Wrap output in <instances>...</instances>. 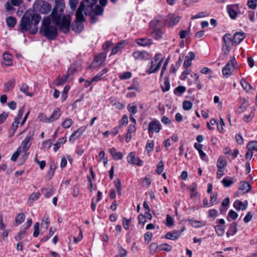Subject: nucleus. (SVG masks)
Returning a JSON list of instances; mask_svg holds the SVG:
<instances>
[{
  "label": "nucleus",
  "mask_w": 257,
  "mask_h": 257,
  "mask_svg": "<svg viewBox=\"0 0 257 257\" xmlns=\"http://www.w3.org/2000/svg\"><path fill=\"white\" fill-rule=\"evenodd\" d=\"M64 8L63 0H56V6L51 15L43 19L40 33L48 39L54 40L58 35L57 28L51 24V18L53 23L59 26L61 32H69L71 19L69 15L63 14Z\"/></svg>",
  "instance_id": "1"
},
{
  "label": "nucleus",
  "mask_w": 257,
  "mask_h": 257,
  "mask_svg": "<svg viewBox=\"0 0 257 257\" xmlns=\"http://www.w3.org/2000/svg\"><path fill=\"white\" fill-rule=\"evenodd\" d=\"M41 19V16L31 11H27L23 16L20 24L22 32L31 30V33L35 34L38 31V25Z\"/></svg>",
  "instance_id": "2"
},
{
  "label": "nucleus",
  "mask_w": 257,
  "mask_h": 257,
  "mask_svg": "<svg viewBox=\"0 0 257 257\" xmlns=\"http://www.w3.org/2000/svg\"><path fill=\"white\" fill-rule=\"evenodd\" d=\"M165 57L161 53L156 54L151 62L148 64L146 68V72L148 74L155 73L160 69Z\"/></svg>",
  "instance_id": "3"
},
{
  "label": "nucleus",
  "mask_w": 257,
  "mask_h": 257,
  "mask_svg": "<svg viewBox=\"0 0 257 257\" xmlns=\"http://www.w3.org/2000/svg\"><path fill=\"white\" fill-rule=\"evenodd\" d=\"M24 108H25V106H22V107H21L19 109V110L18 111L17 115L15 118L14 121L13 122V123L12 124L11 129L13 131L14 133L15 132H16V131L17 130L19 124H20L21 125H23L25 123L26 120L28 118V117L30 113V110L28 111V112L25 114L22 121L21 122L20 121V120L22 119V116L23 115Z\"/></svg>",
  "instance_id": "4"
},
{
  "label": "nucleus",
  "mask_w": 257,
  "mask_h": 257,
  "mask_svg": "<svg viewBox=\"0 0 257 257\" xmlns=\"http://www.w3.org/2000/svg\"><path fill=\"white\" fill-rule=\"evenodd\" d=\"M83 11L84 4L83 3H81L76 13V23L72 26V29L76 32H80L83 29V25L81 23L84 21V17L82 14Z\"/></svg>",
  "instance_id": "5"
},
{
  "label": "nucleus",
  "mask_w": 257,
  "mask_h": 257,
  "mask_svg": "<svg viewBox=\"0 0 257 257\" xmlns=\"http://www.w3.org/2000/svg\"><path fill=\"white\" fill-rule=\"evenodd\" d=\"M34 9L38 10L41 14H46L51 10V5L42 0H36L33 5Z\"/></svg>",
  "instance_id": "6"
},
{
  "label": "nucleus",
  "mask_w": 257,
  "mask_h": 257,
  "mask_svg": "<svg viewBox=\"0 0 257 257\" xmlns=\"http://www.w3.org/2000/svg\"><path fill=\"white\" fill-rule=\"evenodd\" d=\"M161 129L162 125L157 119H154L149 122L148 124V133L150 137H152L154 133H159Z\"/></svg>",
  "instance_id": "7"
},
{
  "label": "nucleus",
  "mask_w": 257,
  "mask_h": 257,
  "mask_svg": "<svg viewBox=\"0 0 257 257\" xmlns=\"http://www.w3.org/2000/svg\"><path fill=\"white\" fill-rule=\"evenodd\" d=\"M237 62L234 58L229 60L222 69V73L224 76L228 77L233 72L236 67Z\"/></svg>",
  "instance_id": "8"
},
{
  "label": "nucleus",
  "mask_w": 257,
  "mask_h": 257,
  "mask_svg": "<svg viewBox=\"0 0 257 257\" xmlns=\"http://www.w3.org/2000/svg\"><path fill=\"white\" fill-rule=\"evenodd\" d=\"M33 138V133H29L23 141L21 146L19 148H21V150L24 155L26 154L27 151L29 150Z\"/></svg>",
  "instance_id": "9"
},
{
  "label": "nucleus",
  "mask_w": 257,
  "mask_h": 257,
  "mask_svg": "<svg viewBox=\"0 0 257 257\" xmlns=\"http://www.w3.org/2000/svg\"><path fill=\"white\" fill-rule=\"evenodd\" d=\"M23 3V0H9L5 4V8L7 11L12 13L15 10L14 7H18Z\"/></svg>",
  "instance_id": "10"
},
{
  "label": "nucleus",
  "mask_w": 257,
  "mask_h": 257,
  "mask_svg": "<svg viewBox=\"0 0 257 257\" xmlns=\"http://www.w3.org/2000/svg\"><path fill=\"white\" fill-rule=\"evenodd\" d=\"M127 162L130 164L137 165L139 166H142L143 162L139 158L136 156L134 152H132L128 154L126 158Z\"/></svg>",
  "instance_id": "11"
},
{
  "label": "nucleus",
  "mask_w": 257,
  "mask_h": 257,
  "mask_svg": "<svg viewBox=\"0 0 257 257\" xmlns=\"http://www.w3.org/2000/svg\"><path fill=\"white\" fill-rule=\"evenodd\" d=\"M95 2V1L94 0H92V2L89 4L86 5L85 8L87 9L90 12L91 11V12H93L96 15H101L103 12V9L101 7L97 6L94 9H92L93 5Z\"/></svg>",
  "instance_id": "12"
},
{
  "label": "nucleus",
  "mask_w": 257,
  "mask_h": 257,
  "mask_svg": "<svg viewBox=\"0 0 257 257\" xmlns=\"http://www.w3.org/2000/svg\"><path fill=\"white\" fill-rule=\"evenodd\" d=\"M85 131V128L84 127L79 128L71 135L69 138V141L72 143H74L75 141L84 133Z\"/></svg>",
  "instance_id": "13"
},
{
  "label": "nucleus",
  "mask_w": 257,
  "mask_h": 257,
  "mask_svg": "<svg viewBox=\"0 0 257 257\" xmlns=\"http://www.w3.org/2000/svg\"><path fill=\"white\" fill-rule=\"evenodd\" d=\"M180 19V18L179 16L170 15L165 20V24L169 27H173L178 24Z\"/></svg>",
  "instance_id": "14"
},
{
  "label": "nucleus",
  "mask_w": 257,
  "mask_h": 257,
  "mask_svg": "<svg viewBox=\"0 0 257 257\" xmlns=\"http://www.w3.org/2000/svg\"><path fill=\"white\" fill-rule=\"evenodd\" d=\"M106 54L101 53L95 57L93 63L97 66L100 67L104 65Z\"/></svg>",
  "instance_id": "15"
},
{
  "label": "nucleus",
  "mask_w": 257,
  "mask_h": 257,
  "mask_svg": "<svg viewBox=\"0 0 257 257\" xmlns=\"http://www.w3.org/2000/svg\"><path fill=\"white\" fill-rule=\"evenodd\" d=\"M224 220L223 219H220L218 221V224L215 226V231L217 234L219 236H222L224 233Z\"/></svg>",
  "instance_id": "16"
},
{
  "label": "nucleus",
  "mask_w": 257,
  "mask_h": 257,
  "mask_svg": "<svg viewBox=\"0 0 257 257\" xmlns=\"http://www.w3.org/2000/svg\"><path fill=\"white\" fill-rule=\"evenodd\" d=\"M223 41L225 45V49L223 48L224 52L228 53L230 50V45L232 44V39L231 36L229 34H225L223 37Z\"/></svg>",
  "instance_id": "17"
},
{
  "label": "nucleus",
  "mask_w": 257,
  "mask_h": 257,
  "mask_svg": "<svg viewBox=\"0 0 257 257\" xmlns=\"http://www.w3.org/2000/svg\"><path fill=\"white\" fill-rule=\"evenodd\" d=\"M181 236V231L179 230H174L171 231L167 232L165 237L168 239L176 240Z\"/></svg>",
  "instance_id": "18"
},
{
  "label": "nucleus",
  "mask_w": 257,
  "mask_h": 257,
  "mask_svg": "<svg viewBox=\"0 0 257 257\" xmlns=\"http://www.w3.org/2000/svg\"><path fill=\"white\" fill-rule=\"evenodd\" d=\"M108 151L114 160H121L123 157V154L120 152H117L115 148H110Z\"/></svg>",
  "instance_id": "19"
},
{
  "label": "nucleus",
  "mask_w": 257,
  "mask_h": 257,
  "mask_svg": "<svg viewBox=\"0 0 257 257\" xmlns=\"http://www.w3.org/2000/svg\"><path fill=\"white\" fill-rule=\"evenodd\" d=\"M73 73L72 71L71 70H68L67 74L65 76L60 77L59 76L55 82V84L57 86H60L63 85L64 83L68 81V78L69 76L72 74Z\"/></svg>",
  "instance_id": "20"
},
{
  "label": "nucleus",
  "mask_w": 257,
  "mask_h": 257,
  "mask_svg": "<svg viewBox=\"0 0 257 257\" xmlns=\"http://www.w3.org/2000/svg\"><path fill=\"white\" fill-rule=\"evenodd\" d=\"M248 205L247 201H245L244 202L239 200H236L233 203L234 207L238 210H244L246 209Z\"/></svg>",
  "instance_id": "21"
},
{
  "label": "nucleus",
  "mask_w": 257,
  "mask_h": 257,
  "mask_svg": "<svg viewBox=\"0 0 257 257\" xmlns=\"http://www.w3.org/2000/svg\"><path fill=\"white\" fill-rule=\"evenodd\" d=\"M245 38V34L244 33L237 32L234 35L232 39V44H238Z\"/></svg>",
  "instance_id": "22"
},
{
  "label": "nucleus",
  "mask_w": 257,
  "mask_h": 257,
  "mask_svg": "<svg viewBox=\"0 0 257 257\" xmlns=\"http://www.w3.org/2000/svg\"><path fill=\"white\" fill-rule=\"evenodd\" d=\"M133 56L136 60H143L147 58L148 54L143 51H136L133 53Z\"/></svg>",
  "instance_id": "23"
},
{
  "label": "nucleus",
  "mask_w": 257,
  "mask_h": 257,
  "mask_svg": "<svg viewBox=\"0 0 257 257\" xmlns=\"http://www.w3.org/2000/svg\"><path fill=\"white\" fill-rule=\"evenodd\" d=\"M30 88L28 85L26 83H23L20 88V90L26 95L32 97L34 95L33 92L29 91Z\"/></svg>",
  "instance_id": "24"
},
{
  "label": "nucleus",
  "mask_w": 257,
  "mask_h": 257,
  "mask_svg": "<svg viewBox=\"0 0 257 257\" xmlns=\"http://www.w3.org/2000/svg\"><path fill=\"white\" fill-rule=\"evenodd\" d=\"M3 64L6 66H11L13 64V56L9 53L5 52L3 54Z\"/></svg>",
  "instance_id": "25"
},
{
  "label": "nucleus",
  "mask_w": 257,
  "mask_h": 257,
  "mask_svg": "<svg viewBox=\"0 0 257 257\" xmlns=\"http://www.w3.org/2000/svg\"><path fill=\"white\" fill-rule=\"evenodd\" d=\"M96 157L98 162L100 163L101 162H103L104 166L105 167H106V165L108 162V159L105 157V154L104 151H100L99 153L98 156H97Z\"/></svg>",
  "instance_id": "26"
},
{
  "label": "nucleus",
  "mask_w": 257,
  "mask_h": 257,
  "mask_svg": "<svg viewBox=\"0 0 257 257\" xmlns=\"http://www.w3.org/2000/svg\"><path fill=\"white\" fill-rule=\"evenodd\" d=\"M161 87L163 92H167L170 90V82L168 77L165 78L164 81L161 84Z\"/></svg>",
  "instance_id": "27"
},
{
  "label": "nucleus",
  "mask_w": 257,
  "mask_h": 257,
  "mask_svg": "<svg viewBox=\"0 0 257 257\" xmlns=\"http://www.w3.org/2000/svg\"><path fill=\"white\" fill-rule=\"evenodd\" d=\"M136 132V126L135 124H130L128 126L127 132L126 134L125 141L127 143L130 142L132 139V134Z\"/></svg>",
  "instance_id": "28"
},
{
  "label": "nucleus",
  "mask_w": 257,
  "mask_h": 257,
  "mask_svg": "<svg viewBox=\"0 0 257 257\" xmlns=\"http://www.w3.org/2000/svg\"><path fill=\"white\" fill-rule=\"evenodd\" d=\"M251 186L250 184L245 181L241 182L239 186V190L242 191L243 193H246L250 191Z\"/></svg>",
  "instance_id": "29"
},
{
  "label": "nucleus",
  "mask_w": 257,
  "mask_h": 257,
  "mask_svg": "<svg viewBox=\"0 0 257 257\" xmlns=\"http://www.w3.org/2000/svg\"><path fill=\"white\" fill-rule=\"evenodd\" d=\"M67 139L66 137H63L58 140L57 142L53 145V150L54 152H57L60 147L64 144L66 142Z\"/></svg>",
  "instance_id": "30"
},
{
  "label": "nucleus",
  "mask_w": 257,
  "mask_h": 257,
  "mask_svg": "<svg viewBox=\"0 0 257 257\" xmlns=\"http://www.w3.org/2000/svg\"><path fill=\"white\" fill-rule=\"evenodd\" d=\"M227 165V161L222 156H220L217 160V167L218 169H225Z\"/></svg>",
  "instance_id": "31"
},
{
  "label": "nucleus",
  "mask_w": 257,
  "mask_h": 257,
  "mask_svg": "<svg viewBox=\"0 0 257 257\" xmlns=\"http://www.w3.org/2000/svg\"><path fill=\"white\" fill-rule=\"evenodd\" d=\"M61 114V111L59 108H56L52 114L51 115V117H49L50 122L53 121L57 119H58Z\"/></svg>",
  "instance_id": "32"
},
{
  "label": "nucleus",
  "mask_w": 257,
  "mask_h": 257,
  "mask_svg": "<svg viewBox=\"0 0 257 257\" xmlns=\"http://www.w3.org/2000/svg\"><path fill=\"white\" fill-rule=\"evenodd\" d=\"M41 196V194L40 192H36V193H33L29 197L28 203L30 205H32L33 202L35 201L36 200H38Z\"/></svg>",
  "instance_id": "33"
},
{
  "label": "nucleus",
  "mask_w": 257,
  "mask_h": 257,
  "mask_svg": "<svg viewBox=\"0 0 257 257\" xmlns=\"http://www.w3.org/2000/svg\"><path fill=\"white\" fill-rule=\"evenodd\" d=\"M237 231V224L235 222H233L230 224L226 234L228 236L229 235H233Z\"/></svg>",
  "instance_id": "34"
},
{
  "label": "nucleus",
  "mask_w": 257,
  "mask_h": 257,
  "mask_svg": "<svg viewBox=\"0 0 257 257\" xmlns=\"http://www.w3.org/2000/svg\"><path fill=\"white\" fill-rule=\"evenodd\" d=\"M16 82L14 79L9 80L5 84V89L6 91H9L13 89L15 86Z\"/></svg>",
  "instance_id": "35"
},
{
  "label": "nucleus",
  "mask_w": 257,
  "mask_h": 257,
  "mask_svg": "<svg viewBox=\"0 0 257 257\" xmlns=\"http://www.w3.org/2000/svg\"><path fill=\"white\" fill-rule=\"evenodd\" d=\"M186 90V88L184 86H179L174 90V94L177 96H181Z\"/></svg>",
  "instance_id": "36"
},
{
  "label": "nucleus",
  "mask_w": 257,
  "mask_h": 257,
  "mask_svg": "<svg viewBox=\"0 0 257 257\" xmlns=\"http://www.w3.org/2000/svg\"><path fill=\"white\" fill-rule=\"evenodd\" d=\"M127 108L130 114L132 115L136 114L138 111L137 106L135 103L128 104Z\"/></svg>",
  "instance_id": "37"
},
{
  "label": "nucleus",
  "mask_w": 257,
  "mask_h": 257,
  "mask_svg": "<svg viewBox=\"0 0 257 257\" xmlns=\"http://www.w3.org/2000/svg\"><path fill=\"white\" fill-rule=\"evenodd\" d=\"M72 123V120L71 118L67 117L62 121L61 126L64 128H68L71 126Z\"/></svg>",
  "instance_id": "38"
},
{
  "label": "nucleus",
  "mask_w": 257,
  "mask_h": 257,
  "mask_svg": "<svg viewBox=\"0 0 257 257\" xmlns=\"http://www.w3.org/2000/svg\"><path fill=\"white\" fill-rule=\"evenodd\" d=\"M84 12L85 15H89L91 17V22L92 23H95L97 20V17L96 16V15L94 14L93 12H91V11H89L87 10V9L84 8V11H83Z\"/></svg>",
  "instance_id": "39"
},
{
  "label": "nucleus",
  "mask_w": 257,
  "mask_h": 257,
  "mask_svg": "<svg viewBox=\"0 0 257 257\" xmlns=\"http://www.w3.org/2000/svg\"><path fill=\"white\" fill-rule=\"evenodd\" d=\"M248 150L257 151V141H250L247 145Z\"/></svg>",
  "instance_id": "40"
},
{
  "label": "nucleus",
  "mask_w": 257,
  "mask_h": 257,
  "mask_svg": "<svg viewBox=\"0 0 257 257\" xmlns=\"http://www.w3.org/2000/svg\"><path fill=\"white\" fill-rule=\"evenodd\" d=\"M6 22L8 27L13 28L16 25L17 20L14 17H9L7 19Z\"/></svg>",
  "instance_id": "41"
},
{
  "label": "nucleus",
  "mask_w": 257,
  "mask_h": 257,
  "mask_svg": "<svg viewBox=\"0 0 257 257\" xmlns=\"http://www.w3.org/2000/svg\"><path fill=\"white\" fill-rule=\"evenodd\" d=\"M240 84L246 92H249L251 89L250 85L244 79H241L240 80Z\"/></svg>",
  "instance_id": "42"
},
{
  "label": "nucleus",
  "mask_w": 257,
  "mask_h": 257,
  "mask_svg": "<svg viewBox=\"0 0 257 257\" xmlns=\"http://www.w3.org/2000/svg\"><path fill=\"white\" fill-rule=\"evenodd\" d=\"M25 219V215L24 213H19L15 218V221L17 224H21Z\"/></svg>",
  "instance_id": "43"
},
{
  "label": "nucleus",
  "mask_w": 257,
  "mask_h": 257,
  "mask_svg": "<svg viewBox=\"0 0 257 257\" xmlns=\"http://www.w3.org/2000/svg\"><path fill=\"white\" fill-rule=\"evenodd\" d=\"M137 43L138 45L145 46L151 44L150 40L147 39H140L137 40Z\"/></svg>",
  "instance_id": "44"
},
{
  "label": "nucleus",
  "mask_w": 257,
  "mask_h": 257,
  "mask_svg": "<svg viewBox=\"0 0 257 257\" xmlns=\"http://www.w3.org/2000/svg\"><path fill=\"white\" fill-rule=\"evenodd\" d=\"M38 118L40 121H42L43 122H50L49 118H48L46 114H45L44 113H39L38 115Z\"/></svg>",
  "instance_id": "45"
},
{
  "label": "nucleus",
  "mask_w": 257,
  "mask_h": 257,
  "mask_svg": "<svg viewBox=\"0 0 257 257\" xmlns=\"http://www.w3.org/2000/svg\"><path fill=\"white\" fill-rule=\"evenodd\" d=\"M21 154H24L21 148H18L17 150L14 152L11 157V160L15 162L17 160V158Z\"/></svg>",
  "instance_id": "46"
},
{
  "label": "nucleus",
  "mask_w": 257,
  "mask_h": 257,
  "mask_svg": "<svg viewBox=\"0 0 257 257\" xmlns=\"http://www.w3.org/2000/svg\"><path fill=\"white\" fill-rule=\"evenodd\" d=\"M172 248L171 245L167 243H163L159 245V250L169 251L172 249Z\"/></svg>",
  "instance_id": "47"
},
{
  "label": "nucleus",
  "mask_w": 257,
  "mask_h": 257,
  "mask_svg": "<svg viewBox=\"0 0 257 257\" xmlns=\"http://www.w3.org/2000/svg\"><path fill=\"white\" fill-rule=\"evenodd\" d=\"M132 77V73L129 71L124 72L119 75V78L121 80L130 79Z\"/></svg>",
  "instance_id": "48"
},
{
  "label": "nucleus",
  "mask_w": 257,
  "mask_h": 257,
  "mask_svg": "<svg viewBox=\"0 0 257 257\" xmlns=\"http://www.w3.org/2000/svg\"><path fill=\"white\" fill-rule=\"evenodd\" d=\"M141 185L144 187H149L151 185V181L149 178H145L140 179Z\"/></svg>",
  "instance_id": "49"
},
{
  "label": "nucleus",
  "mask_w": 257,
  "mask_h": 257,
  "mask_svg": "<svg viewBox=\"0 0 257 257\" xmlns=\"http://www.w3.org/2000/svg\"><path fill=\"white\" fill-rule=\"evenodd\" d=\"M154 147V142L152 140L148 141L146 146V149L148 152H151Z\"/></svg>",
  "instance_id": "50"
},
{
  "label": "nucleus",
  "mask_w": 257,
  "mask_h": 257,
  "mask_svg": "<svg viewBox=\"0 0 257 257\" xmlns=\"http://www.w3.org/2000/svg\"><path fill=\"white\" fill-rule=\"evenodd\" d=\"M55 229H53L52 228H51L50 229V231L49 232V234H48L46 236L43 237L41 238V241L42 242H45L47 240H48L55 233Z\"/></svg>",
  "instance_id": "51"
},
{
  "label": "nucleus",
  "mask_w": 257,
  "mask_h": 257,
  "mask_svg": "<svg viewBox=\"0 0 257 257\" xmlns=\"http://www.w3.org/2000/svg\"><path fill=\"white\" fill-rule=\"evenodd\" d=\"M131 222V219H127L125 217H123L122 218V226L123 228L126 229L128 230L130 226V224Z\"/></svg>",
  "instance_id": "52"
},
{
  "label": "nucleus",
  "mask_w": 257,
  "mask_h": 257,
  "mask_svg": "<svg viewBox=\"0 0 257 257\" xmlns=\"http://www.w3.org/2000/svg\"><path fill=\"white\" fill-rule=\"evenodd\" d=\"M159 245H158V244L156 243L152 242L150 244L149 246L150 248V253L152 254H154L157 249H159Z\"/></svg>",
  "instance_id": "53"
},
{
  "label": "nucleus",
  "mask_w": 257,
  "mask_h": 257,
  "mask_svg": "<svg viewBox=\"0 0 257 257\" xmlns=\"http://www.w3.org/2000/svg\"><path fill=\"white\" fill-rule=\"evenodd\" d=\"M248 104L246 102H243L240 106H239L236 109V112L238 113H241L243 112L247 108Z\"/></svg>",
  "instance_id": "54"
},
{
  "label": "nucleus",
  "mask_w": 257,
  "mask_h": 257,
  "mask_svg": "<svg viewBox=\"0 0 257 257\" xmlns=\"http://www.w3.org/2000/svg\"><path fill=\"white\" fill-rule=\"evenodd\" d=\"M192 103L188 100H185L183 102V108L185 110H189L192 107Z\"/></svg>",
  "instance_id": "55"
},
{
  "label": "nucleus",
  "mask_w": 257,
  "mask_h": 257,
  "mask_svg": "<svg viewBox=\"0 0 257 257\" xmlns=\"http://www.w3.org/2000/svg\"><path fill=\"white\" fill-rule=\"evenodd\" d=\"M42 193L45 195L46 197H49L53 194L52 189H48L46 188H42L41 189Z\"/></svg>",
  "instance_id": "56"
},
{
  "label": "nucleus",
  "mask_w": 257,
  "mask_h": 257,
  "mask_svg": "<svg viewBox=\"0 0 257 257\" xmlns=\"http://www.w3.org/2000/svg\"><path fill=\"white\" fill-rule=\"evenodd\" d=\"M39 227H40V224L39 222H36L34 224V232H33V235L34 237H37L38 236L39 234Z\"/></svg>",
  "instance_id": "57"
},
{
  "label": "nucleus",
  "mask_w": 257,
  "mask_h": 257,
  "mask_svg": "<svg viewBox=\"0 0 257 257\" xmlns=\"http://www.w3.org/2000/svg\"><path fill=\"white\" fill-rule=\"evenodd\" d=\"M153 237V233L150 232H147L144 234L145 242L148 244L151 240Z\"/></svg>",
  "instance_id": "58"
},
{
  "label": "nucleus",
  "mask_w": 257,
  "mask_h": 257,
  "mask_svg": "<svg viewBox=\"0 0 257 257\" xmlns=\"http://www.w3.org/2000/svg\"><path fill=\"white\" fill-rule=\"evenodd\" d=\"M164 163L163 161H160L157 166L156 172L158 174H161L164 171Z\"/></svg>",
  "instance_id": "59"
},
{
  "label": "nucleus",
  "mask_w": 257,
  "mask_h": 257,
  "mask_svg": "<svg viewBox=\"0 0 257 257\" xmlns=\"http://www.w3.org/2000/svg\"><path fill=\"white\" fill-rule=\"evenodd\" d=\"M123 44V42L118 43L117 45L112 50L111 54L114 55L116 54L118 52V51L122 48V46Z\"/></svg>",
  "instance_id": "60"
},
{
  "label": "nucleus",
  "mask_w": 257,
  "mask_h": 257,
  "mask_svg": "<svg viewBox=\"0 0 257 257\" xmlns=\"http://www.w3.org/2000/svg\"><path fill=\"white\" fill-rule=\"evenodd\" d=\"M221 182L225 187H229L233 183L232 179H227L226 178H224Z\"/></svg>",
  "instance_id": "61"
},
{
  "label": "nucleus",
  "mask_w": 257,
  "mask_h": 257,
  "mask_svg": "<svg viewBox=\"0 0 257 257\" xmlns=\"http://www.w3.org/2000/svg\"><path fill=\"white\" fill-rule=\"evenodd\" d=\"M127 89L129 90H134L136 91L139 92L140 91L139 84L138 82L133 83L131 86L128 87Z\"/></svg>",
  "instance_id": "62"
},
{
  "label": "nucleus",
  "mask_w": 257,
  "mask_h": 257,
  "mask_svg": "<svg viewBox=\"0 0 257 257\" xmlns=\"http://www.w3.org/2000/svg\"><path fill=\"white\" fill-rule=\"evenodd\" d=\"M166 224L170 227L172 226L174 224V219L170 215H167Z\"/></svg>",
  "instance_id": "63"
},
{
  "label": "nucleus",
  "mask_w": 257,
  "mask_h": 257,
  "mask_svg": "<svg viewBox=\"0 0 257 257\" xmlns=\"http://www.w3.org/2000/svg\"><path fill=\"white\" fill-rule=\"evenodd\" d=\"M26 234V232L25 230H22L18 233V234L15 236V239L17 240H20L21 239L23 238Z\"/></svg>",
  "instance_id": "64"
}]
</instances>
